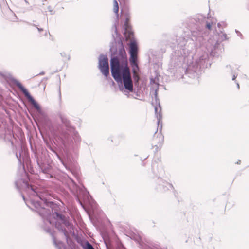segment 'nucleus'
Returning <instances> with one entry per match:
<instances>
[{"label": "nucleus", "instance_id": "f257e3e1", "mask_svg": "<svg viewBox=\"0 0 249 249\" xmlns=\"http://www.w3.org/2000/svg\"><path fill=\"white\" fill-rule=\"evenodd\" d=\"M215 23V19L207 18L201 14H198L193 18L190 25L191 38L186 39L180 37L178 39L177 50L172 54L171 66H178L181 68L186 74L193 78L210 66L211 64L209 63L208 53H205L194 61L192 52L196 47L203 44L204 35H206L203 31L204 28L211 30L212 26Z\"/></svg>", "mask_w": 249, "mask_h": 249}, {"label": "nucleus", "instance_id": "ddd939ff", "mask_svg": "<svg viewBox=\"0 0 249 249\" xmlns=\"http://www.w3.org/2000/svg\"><path fill=\"white\" fill-rule=\"evenodd\" d=\"M37 164L43 173L45 174H49L50 171V166L49 165L45 166L43 164H40L38 161Z\"/></svg>", "mask_w": 249, "mask_h": 249}, {"label": "nucleus", "instance_id": "f03ea898", "mask_svg": "<svg viewBox=\"0 0 249 249\" xmlns=\"http://www.w3.org/2000/svg\"><path fill=\"white\" fill-rule=\"evenodd\" d=\"M21 183L27 188L29 192L31 191L30 193L32 195L37 197L40 200V201H39L36 199H31L30 203L34 208L30 206H28V207L39 214L42 218L45 225L47 223L52 225L53 222L51 220V217L53 216L56 220V228L61 231L65 236L68 238L69 236L68 232L65 228L63 227L62 224L66 227L70 232H71L72 230H73V225L67 220L64 216L57 212L53 213L52 215L51 210L44 207L45 205L51 207L53 204V202L47 201L48 193L46 190L29 185L27 181H23L22 179H19L15 181V186L18 190L20 189V185Z\"/></svg>", "mask_w": 249, "mask_h": 249}, {"label": "nucleus", "instance_id": "0eeeda50", "mask_svg": "<svg viewBox=\"0 0 249 249\" xmlns=\"http://www.w3.org/2000/svg\"><path fill=\"white\" fill-rule=\"evenodd\" d=\"M11 81L13 82V83L16 85L20 89V90L22 92L25 96L28 99V101L37 110V112L40 114H42V111L39 105L30 95L28 90L20 83V82L15 78H12L11 79Z\"/></svg>", "mask_w": 249, "mask_h": 249}, {"label": "nucleus", "instance_id": "5701e85b", "mask_svg": "<svg viewBox=\"0 0 249 249\" xmlns=\"http://www.w3.org/2000/svg\"><path fill=\"white\" fill-rule=\"evenodd\" d=\"M159 138L161 141H163V137L161 134L160 135Z\"/></svg>", "mask_w": 249, "mask_h": 249}, {"label": "nucleus", "instance_id": "20e7f679", "mask_svg": "<svg viewBox=\"0 0 249 249\" xmlns=\"http://www.w3.org/2000/svg\"><path fill=\"white\" fill-rule=\"evenodd\" d=\"M113 50V48H110L112 52L110 59L112 76L119 84L120 90H124L123 85L125 90L132 92L133 90V81L123 43L119 42L118 47L115 51Z\"/></svg>", "mask_w": 249, "mask_h": 249}, {"label": "nucleus", "instance_id": "dca6fc26", "mask_svg": "<svg viewBox=\"0 0 249 249\" xmlns=\"http://www.w3.org/2000/svg\"><path fill=\"white\" fill-rule=\"evenodd\" d=\"M226 69H227V72H231V74L232 75V80H235L236 78L237 77V74H236L235 73L233 72L231 67L230 65H227L226 66Z\"/></svg>", "mask_w": 249, "mask_h": 249}, {"label": "nucleus", "instance_id": "b1692460", "mask_svg": "<svg viewBox=\"0 0 249 249\" xmlns=\"http://www.w3.org/2000/svg\"><path fill=\"white\" fill-rule=\"evenodd\" d=\"M235 32H236V33L237 34V35L238 36H241L242 35L241 33L240 32H239V31H238L237 30H236Z\"/></svg>", "mask_w": 249, "mask_h": 249}, {"label": "nucleus", "instance_id": "c85d7f7f", "mask_svg": "<svg viewBox=\"0 0 249 249\" xmlns=\"http://www.w3.org/2000/svg\"><path fill=\"white\" fill-rule=\"evenodd\" d=\"M48 10H49V11H50V12H52V10L51 9V7H50V6H49V7H48Z\"/></svg>", "mask_w": 249, "mask_h": 249}, {"label": "nucleus", "instance_id": "412c9836", "mask_svg": "<svg viewBox=\"0 0 249 249\" xmlns=\"http://www.w3.org/2000/svg\"><path fill=\"white\" fill-rule=\"evenodd\" d=\"M158 90V88H157L155 89V92H154V94H155V96L156 98H157V97Z\"/></svg>", "mask_w": 249, "mask_h": 249}, {"label": "nucleus", "instance_id": "6e6552de", "mask_svg": "<svg viewBox=\"0 0 249 249\" xmlns=\"http://www.w3.org/2000/svg\"><path fill=\"white\" fill-rule=\"evenodd\" d=\"M129 53L130 55V64L138 63V47L137 42L135 40L131 41L129 43Z\"/></svg>", "mask_w": 249, "mask_h": 249}, {"label": "nucleus", "instance_id": "a211bd4d", "mask_svg": "<svg viewBox=\"0 0 249 249\" xmlns=\"http://www.w3.org/2000/svg\"><path fill=\"white\" fill-rule=\"evenodd\" d=\"M129 17H126L125 18L124 24V27L126 31L128 30V29L129 28Z\"/></svg>", "mask_w": 249, "mask_h": 249}, {"label": "nucleus", "instance_id": "4468645a", "mask_svg": "<svg viewBox=\"0 0 249 249\" xmlns=\"http://www.w3.org/2000/svg\"><path fill=\"white\" fill-rule=\"evenodd\" d=\"M81 246L84 249H95L93 246L88 241L81 243Z\"/></svg>", "mask_w": 249, "mask_h": 249}, {"label": "nucleus", "instance_id": "aec40b11", "mask_svg": "<svg viewBox=\"0 0 249 249\" xmlns=\"http://www.w3.org/2000/svg\"><path fill=\"white\" fill-rule=\"evenodd\" d=\"M8 74L6 72H0V75L4 78L7 77Z\"/></svg>", "mask_w": 249, "mask_h": 249}, {"label": "nucleus", "instance_id": "393cba45", "mask_svg": "<svg viewBox=\"0 0 249 249\" xmlns=\"http://www.w3.org/2000/svg\"><path fill=\"white\" fill-rule=\"evenodd\" d=\"M241 162V160H238L237 161V162L235 163L237 164H240Z\"/></svg>", "mask_w": 249, "mask_h": 249}, {"label": "nucleus", "instance_id": "c756f323", "mask_svg": "<svg viewBox=\"0 0 249 249\" xmlns=\"http://www.w3.org/2000/svg\"><path fill=\"white\" fill-rule=\"evenodd\" d=\"M236 84H237V87L238 89H239V84L237 82L236 83Z\"/></svg>", "mask_w": 249, "mask_h": 249}, {"label": "nucleus", "instance_id": "bb28decb", "mask_svg": "<svg viewBox=\"0 0 249 249\" xmlns=\"http://www.w3.org/2000/svg\"><path fill=\"white\" fill-rule=\"evenodd\" d=\"M114 28L115 32L116 33L117 32V28H116V27L115 25L114 26Z\"/></svg>", "mask_w": 249, "mask_h": 249}, {"label": "nucleus", "instance_id": "4be33fe9", "mask_svg": "<svg viewBox=\"0 0 249 249\" xmlns=\"http://www.w3.org/2000/svg\"><path fill=\"white\" fill-rule=\"evenodd\" d=\"M155 165H156V163H155V164H153V167L154 168ZM159 168V167H158L156 170H155L154 168L153 169V172L154 173V170L155 171V172H157V171H158V169Z\"/></svg>", "mask_w": 249, "mask_h": 249}, {"label": "nucleus", "instance_id": "2eb2a0df", "mask_svg": "<svg viewBox=\"0 0 249 249\" xmlns=\"http://www.w3.org/2000/svg\"><path fill=\"white\" fill-rule=\"evenodd\" d=\"M53 241L54 245L57 249H63L64 245L62 242H57L54 237H53Z\"/></svg>", "mask_w": 249, "mask_h": 249}, {"label": "nucleus", "instance_id": "9d476101", "mask_svg": "<svg viewBox=\"0 0 249 249\" xmlns=\"http://www.w3.org/2000/svg\"><path fill=\"white\" fill-rule=\"evenodd\" d=\"M75 187L76 188V194H77V199L79 202V203L82 205V203L80 201V197H81V195H82L84 197V199L87 198L89 199V193L87 192L84 187L80 188L78 187L76 185H75Z\"/></svg>", "mask_w": 249, "mask_h": 249}, {"label": "nucleus", "instance_id": "2f4dec72", "mask_svg": "<svg viewBox=\"0 0 249 249\" xmlns=\"http://www.w3.org/2000/svg\"><path fill=\"white\" fill-rule=\"evenodd\" d=\"M22 197H23V199L25 200V197L23 196H22Z\"/></svg>", "mask_w": 249, "mask_h": 249}, {"label": "nucleus", "instance_id": "a878e982", "mask_svg": "<svg viewBox=\"0 0 249 249\" xmlns=\"http://www.w3.org/2000/svg\"><path fill=\"white\" fill-rule=\"evenodd\" d=\"M60 54L62 56H64V55H65V53H61Z\"/></svg>", "mask_w": 249, "mask_h": 249}, {"label": "nucleus", "instance_id": "9b49d317", "mask_svg": "<svg viewBox=\"0 0 249 249\" xmlns=\"http://www.w3.org/2000/svg\"><path fill=\"white\" fill-rule=\"evenodd\" d=\"M132 68V72H133V77L134 80V82L135 84L138 83L140 77L138 74V71L139 70V68L138 66V63L135 64H130Z\"/></svg>", "mask_w": 249, "mask_h": 249}, {"label": "nucleus", "instance_id": "cd10ccee", "mask_svg": "<svg viewBox=\"0 0 249 249\" xmlns=\"http://www.w3.org/2000/svg\"><path fill=\"white\" fill-rule=\"evenodd\" d=\"M46 231H47V232H50V229L49 228H47L46 229Z\"/></svg>", "mask_w": 249, "mask_h": 249}, {"label": "nucleus", "instance_id": "7c9ffc66", "mask_svg": "<svg viewBox=\"0 0 249 249\" xmlns=\"http://www.w3.org/2000/svg\"><path fill=\"white\" fill-rule=\"evenodd\" d=\"M220 26H221V24H220V23H218L217 24V26H218V27L220 28Z\"/></svg>", "mask_w": 249, "mask_h": 249}, {"label": "nucleus", "instance_id": "f3484780", "mask_svg": "<svg viewBox=\"0 0 249 249\" xmlns=\"http://www.w3.org/2000/svg\"><path fill=\"white\" fill-rule=\"evenodd\" d=\"M113 11L116 14L117 17H118L119 6L118 3L116 0H113Z\"/></svg>", "mask_w": 249, "mask_h": 249}, {"label": "nucleus", "instance_id": "1a4fd4ad", "mask_svg": "<svg viewBox=\"0 0 249 249\" xmlns=\"http://www.w3.org/2000/svg\"><path fill=\"white\" fill-rule=\"evenodd\" d=\"M99 69L101 72L106 77L109 73L108 60L106 55L101 54L99 57Z\"/></svg>", "mask_w": 249, "mask_h": 249}, {"label": "nucleus", "instance_id": "39448f33", "mask_svg": "<svg viewBox=\"0 0 249 249\" xmlns=\"http://www.w3.org/2000/svg\"><path fill=\"white\" fill-rule=\"evenodd\" d=\"M154 175L157 178L154 187L158 192H165L174 188L172 184L163 179L165 175V171L162 167L158 168L157 172L154 170Z\"/></svg>", "mask_w": 249, "mask_h": 249}, {"label": "nucleus", "instance_id": "423d86ee", "mask_svg": "<svg viewBox=\"0 0 249 249\" xmlns=\"http://www.w3.org/2000/svg\"><path fill=\"white\" fill-rule=\"evenodd\" d=\"M217 36L218 37L216 40H213L211 38H210L209 40H208L206 45V49L208 51V53H212L213 51L218 47L220 42L228 39L227 34L222 31L217 32Z\"/></svg>", "mask_w": 249, "mask_h": 249}, {"label": "nucleus", "instance_id": "f8f14e48", "mask_svg": "<svg viewBox=\"0 0 249 249\" xmlns=\"http://www.w3.org/2000/svg\"><path fill=\"white\" fill-rule=\"evenodd\" d=\"M160 111L161 108L160 105L159 107H155V116L158 119L157 123L158 125L160 123V120L162 118V115L160 113Z\"/></svg>", "mask_w": 249, "mask_h": 249}, {"label": "nucleus", "instance_id": "7ed1b4c3", "mask_svg": "<svg viewBox=\"0 0 249 249\" xmlns=\"http://www.w3.org/2000/svg\"><path fill=\"white\" fill-rule=\"evenodd\" d=\"M60 122L56 126L55 138L61 145L66 156L62 159L53 149L64 166L71 170L74 167L75 160L71 155L72 151L76 152L81 142V138L75 128L71 124L68 118L62 114L59 115Z\"/></svg>", "mask_w": 249, "mask_h": 249}, {"label": "nucleus", "instance_id": "6ab92c4d", "mask_svg": "<svg viewBox=\"0 0 249 249\" xmlns=\"http://www.w3.org/2000/svg\"><path fill=\"white\" fill-rule=\"evenodd\" d=\"M30 25H32V26H33L36 27L37 28V30H38V32H39V33H40V32H41L42 31H43V29L42 28H38V27H37V26H36V25H35V24L30 23Z\"/></svg>", "mask_w": 249, "mask_h": 249}]
</instances>
